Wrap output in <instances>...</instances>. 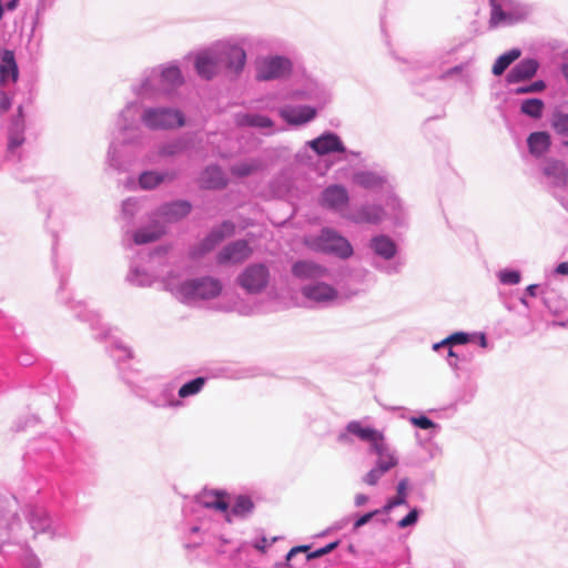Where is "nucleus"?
<instances>
[{"instance_id":"obj_1","label":"nucleus","mask_w":568,"mask_h":568,"mask_svg":"<svg viewBox=\"0 0 568 568\" xmlns=\"http://www.w3.org/2000/svg\"><path fill=\"white\" fill-rule=\"evenodd\" d=\"M29 528L24 530L20 523H12L9 531L4 528L7 518L0 515V547L7 537H12L20 546V559L23 568H38L40 565L37 556L26 546L30 537L36 538L38 534H44L50 539H60L69 536L67 524L59 517H52L44 508L33 507L28 514Z\"/></svg>"},{"instance_id":"obj_2","label":"nucleus","mask_w":568,"mask_h":568,"mask_svg":"<svg viewBox=\"0 0 568 568\" xmlns=\"http://www.w3.org/2000/svg\"><path fill=\"white\" fill-rule=\"evenodd\" d=\"M162 284L174 298L189 306L207 303L223 295V283L220 278L211 275L189 278L181 267L170 270L162 277Z\"/></svg>"},{"instance_id":"obj_3","label":"nucleus","mask_w":568,"mask_h":568,"mask_svg":"<svg viewBox=\"0 0 568 568\" xmlns=\"http://www.w3.org/2000/svg\"><path fill=\"white\" fill-rule=\"evenodd\" d=\"M141 112L139 103L131 101L124 105L115 119V132L109 144L106 163L118 172H125L129 169L122 159L121 146L139 144L143 139Z\"/></svg>"},{"instance_id":"obj_4","label":"nucleus","mask_w":568,"mask_h":568,"mask_svg":"<svg viewBox=\"0 0 568 568\" xmlns=\"http://www.w3.org/2000/svg\"><path fill=\"white\" fill-rule=\"evenodd\" d=\"M251 36L235 34L214 41L222 70L232 77H240L246 64V47L253 44Z\"/></svg>"},{"instance_id":"obj_5","label":"nucleus","mask_w":568,"mask_h":568,"mask_svg":"<svg viewBox=\"0 0 568 568\" xmlns=\"http://www.w3.org/2000/svg\"><path fill=\"white\" fill-rule=\"evenodd\" d=\"M305 242L315 252L331 254L342 260H347L354 254L349 241L329 227H324L318 235L307 236Z\"/></svg>"},{"instance_id":"obj_6","label":"nucleus","mask_w":568,"mask_h":568,"mask_svg":"<svg viewBox=\"0 0 568 568\" xmlns=\"http://www.w3.org/2000/svg\"><path fill=\"white\" fill-rule=\"evenodd\" d=\"M141 123L151 131L172 130L183 126L185 118L179 109L154 105L142 109Z\"/></svg>"},{"instance_id":"obj_7","label":"nucleus","mask_w":568,"mask_h":568,"mask_svg":"<svg viewBox=\"0 0 568 568\" xmlns=\"http://www.w3.org/2000/svg\"><path fill=\"white\" fill-rule=\"evenodd\" d=\"M490 7L491 27L511 26L524 21L531 13V8L528 4L516 0H490Z\"/></svg>"},{"instance_id":"obj_8","label":"nucleus","mask_w":568,"mask_h":568,"mask_svg":"<svg viewBox=\"0 0 568 568\" xmlns=\"http://www.w3.org/2000/svg\"><path fill=\"white\" fill-rule=\"evenodd\" d=\"M292 68V61L285 55H262L255 61V78L258 81L280 80L287 77Z\"/></svg>"},{"instance_id":"obj_9","label":"nucleus","mask_w":568,"mask_h":568,"mask_svg":"<svg viewBox=\"0 0 568 568\" xmlns=\"http://www.w3.org/2000/svg\"><path fill=\"white\" fill-rule=\"evenodd\" d=\"M271 280L270 268L264 263L247 265L236 277V284L248 294H260Z\"/></svg>"},{"instance_id":"obj_10","label":"nucleus","mask_w":568,"mask_h":568,"mask_svg":"<svg viewBox=\"0 0 568 568\" xmlns=\"http://www.w3.org/2000/svg\"><path fill=\"white\" fill-rule=\"evenodd\" d=\"M18 67L12 51L4 50L0 53V112H7L11 106V97L6 87L16 83Z\"/></svg>"},{"instance_id":"obj_11","label":"nucleus","mask_w":568,"mask_h":568,"mask_svg":"<svg viewBox=\"0 0 568 568\" xmlns=\"http://www.w3.org/2000/svg\"><path fill=\"white\" fill-rule=\"evenodd\" d=\"M301 294L310 304L320 307L329 306L339 297L337 288L325 280L305 283L301 287Z\"/></svg>"},{"instance_id":"obj_12","label":"nucleus","mask_w":568,"mask_h":568,"mask_svg":"<svg viewBox=\"0 0 568 568\" xmlns=\"http://www.w3.org/2000/svg\"><path fill=\"white\" fill-rule=\"evenodd\" d=\"M194 69L204 80H212L223 71L213 42L195 53Z\"/></svg>"},{"instance_id":"obj_13","label":"nucleus","mask_w":568,"mask_h":568,"mask_svg":"<svg viewBox=\"0 0 568 568\" xmlns=\"http://www.w3.org/2000/svg\"><path fill=\"white\" fill-rule=\"evenodd\" d=\"M131 90L140 99H155L163 93L156 67L145 69L132 83Z\"/></svg>"},{"instance_id":"obj_14","label":"nucleus","mask_w":568,"mask_h":568,"mask_svg":"<svg viewBox=\"0 0 568 568\" xmlns=\"http://www.w3.org/2000/svg\"><path fill=\"white\" fill-rule=\"evenodd\" d=\"M321 205L339 214L343 219L351 210L348 209L349 194L345 186L332 184L321 194Z\"/></svg>"},{"instance_id":"obj_15","label":"nucleus","mask_w":568,"mask_h":568,"mask_svg":"<svg viewBox=\"0 0 568 568\" xmlns=\"http://www.w3.org/2000/svg\"><path fill=\"white\" fill-rule=\"evenodd\" d=\"M344 219L355 224L378 225L385 222L384 206L379 203H364L351 209Z\"/></svg>"},{"instance_id":"obj_16","label":"nucleus","mask_w":568,"mask_h":568,"mask_svg":"<svg viewBox=\"0 0 568 568\" xmlns=\"http://www.w3.org/2000/svg\"><path fill=\"white\" fill-rule=\"evenodd\" d=\"M234 232V223L230 221L223 222L219 226L214 227L202 242L192 247L190 252L191 256L193 258L203 256L204 254L211 252L225 237L233 235Z\"/></svg>"},{"instance_id":"obj_17","label":"nucleus","mask_w":568,"mask_h":568,"mask_svg":"<svg viewBox=\"0 0 568 568\" xmlns=\"http://www.w3.org/2000/svg\"><path fill=\"white\" fill-rule=\"evenodd\" d=\"M352 181L355 185L368 191L385 192L392 186L388 174L376 170L355 171Z\"/></svg>"},{"instance_id":"obj_18","label":"nucleus","mask_w":568,"mask_h":568,"mask_svg":"<svg viewBox=\"0 0 568 568\" xmlns=\"http://www.w3.org/2000/svg\"><path fill=\"white\" fill-rule=\"evenodd\" d=\"M305 148L313 150L317 155L331 153H347L341 138L333 132H324L318 138L306 142ZM349 155L358 156V152H348Z\"/></svg>"},{"instance_id":"obj_19","label":"nucleus","mask_w":568,"mask_h":568,"mask_svg":"<svg viewBox=\"0 0 568 568\" xmlns=\"http://www.w3.org/2000/svg\"><path fill=\"white\" fill-rule=\"evenodd\" d=\"M317 112V108L312 105L286 104L278 109L280 116L291 126H301L312 122Z\"/></svg>"},{"instance_id":"obj_20","label":"nucleus","mask_w":568,"mask_h":568,"mask_svg":"<svg viewBox=\"0 0 568 568\" xmlns=\"http://www.w3.org/2000/svg\"><path fill=\"white\" fill-rule=\"evenodd\" d=\"M253 251L244 240L234 241L224 246L216 255L219 265H235L246 261Z\"/></svg>"},{"instance_id":"obj_21","label":"nucleus","mask_w":568,"mask_h":568,"mask_svg":"<svg viewBox=\"0 0 568 568\" xmlns=\"http://www.w3.org/2000/svg\"><path fill=\"white\" fill-rule=\"evenodd\" d=\"M351 435L367 443L371 448L384 433L373 427L364 426L362 422L352 420L346 425L345 430L338 435V442L344 444L351 443Z\"/></svg>"},{"instance_id":"obj_22","label":"nucleus","mask_w":568,"mask_h":568,"mask_svg":"<svg viewBox=\"0 0 568 568\" xmlns=\"http://www.w3.org/2000/svg\"><path fill=\"white\" fill-rule=\"evenodd\" d=\"M291 271L294 277L307 283L326 280L329 276V270L327 267L310 260L295 262Z\"/></svg>"},{"instance_id":"obj_23","label":"nucleus","mask_w":568,"mask_h":568,"mask_svg":"<svg viewBox=\"0 0 568 568\" xmlns=\"http://www.w3.org/2000/svg\"><path fill=\"white\" fill-rule=\"evenodd\" d=\"M385 221H389L394 225H400L407 217V211L403 201L396 195L393 185L385 191L384 195Z\"/></svg>"},{"instance_id":"obj_24","label":"nucleus","mask_w":568,"mask_h":568,"mask_svg":"<svg viewBox=\"0 0 568 568\" xmlns=\"http://www.w3.org/2000/svg\"><path fill=\"white\" fill-rule=\"evenodd\" d=\"M191 211V204L187 201L178 200L161 205L152 214L168 226L186 216Z\"/></svg>"},{"instance_id":"obj_25","label":"nucleus","mask_w":568,"mask_h":568,"mask_svg":"<svg viewBox=\"0 0 568 568\" xmlns=\"http://www.w3.org/2000/svg\"><path fill=\"white\" fill-rule=\"evenodd\" d=\"M234 122L237 126L255 128L264 134H273L280 131L271 118L260 113L239 112L234 115Z\"/></svg>"},{"instance_id":"obj_26","label":"nucleus","mask_w":568,"mask_h":568,"mask_svg":"<svg viewBox=\"0 0 568 568\" xmlns=\"http://www.w3.org/2000/svg\"><path fill=\"white\" fill-rule=\"evenodd\" d=\"M166 225L161 222L153 214L150 215L148 224L139 227L133 233V241L138 245L155 242L160 240L166 233Z\"/></svg>"},{"instance_id":"obj_27","label":"nucleus","mask_w":568,"mask_h":568,"mask_svg":"<svg viewBox=\"0 0 568 568\" xmlns=\"http://www.w3.org/2000/svg\"><path fill=\"white\" fill-rule=\"evenodd\" d=\"M337 542H331L327 546L320 548L317 550L311 551L310 546H297L292 548L286 555V560L288 562V568H293L291 565L294 561L295 565L304 566L312 559L318 558L325 554H328L334 548H336Z\"/></svg>"},{"instance_id":"obj_28","label":"nucleus","mask_w":568,"mask_h":568,"mask_svg":"<svg viewBox=\"0 0 568 568\" xmlns=\"http://www.w3.org/2000/svg\"><path fill=\"white\" fill-rule=\"evenodd\" d=\"M369 452L377 456L376 464L387 470H390L398 464L397 452L386 440L385 435L379 437V439L374 443V445L369 448Z\"/></svg>"},{"instance_id":"obj_29","label":"nucleus","mask_w":568,"mask_h":568,"mask_svg":"<svg viewBox=\"0 0 568 568\" xmlns=\"http://www.w3.org/2000/svg\"><path fill=\"white\" fill-rule=\"evenodd\" d=\"M294 100H308L316 103V108L322 109L328 101L326 91L315 81L310 80L303 89L294 90L291 93Z\"/></svg>"},{"instance_id":"obj_30","label":"nucleus","mask_w":568,"mask_h":568,"mask_svg":"<svg viewBox=\"0 0 568 568\" xmlns=\"http://www.w3.org/2000/svg\"><path fill=\"white\" fill-rule=\"evenodd\" d=\"M156 69L160 73V81L163 93H170L174 89L182 85L184 79L176 62L161 64L158 65Z\"/></svg>"},{"instance_id":"obj_31","label":"nucleus","mask_w":568,"mask_h":568,"mask_svg":"<svg viewBox=\"0 0 568 568\" xmlns=\"http://www.w3.org/2000/svg\"><path fill=\"white\" fill-rule=\"evenodd\" d=\"M175 179L173 171L145 170L140 173L138 183L140 189L149 191L158 187L162 183L172 182Z\"/></svg>"},{"instance_id":"obj_32","label":"nucleus","mask_w":568,"mask_h":568,"mask_svg":"<svg viewBox=\"0 0 568 568\" xmlns=\"http://www.w3.org/2000/svg\"><path fill=\"white\" fill-rule=\"evenodd\" d=\"M368 248L375 256L384 261L392 260L397 253L396 243L384 234L373 236L368 242Z\"/></svg>"},{"instance_id":"obj_33","label":"nucleus","mask_w":568,"mask_h":568,"mask_svg":"<svg viewBox=\"0 0 568 568\" xmlns=\"http://www.w3.org/2000/svg\"><path fill=\"white\" fill-rule=\"evenodd\" d=\"M538 69V62L534 59L521 60L507 74L509 83H517L532 78Z\"/></svg>"},{"instance_id":"obj_34","label":"nucleus","mask_w":568,"mask_h":568,"mask_svg":"<svg viewBox=\"0 0 568 568\" xmlns=\"http://www.w3.org/2000/svg\"><path fill=\"white\" fill-rule=\"evenodd\" d=\"M196 501L200 506L215 509L223 514L229 509V503L225 495L217 490H203L197 497Z\"/></svg>"},{"instance_id":"obj_35","label":"nucleus","mask_w":568,"mask_h":568,"mask_svg":"<svg viewBox=\"0 0 568 568\" xmlns=\"http://www.w3.org/2000/svg\"><path fill=\"white\" fill-rule=\"evenodd\" d=\"M24 142V120L22 106L18 108V115L12 120L9 126L8 149L13 152Z\"/></svg>"},{"instance_id":"obj_36","label":"nucleus","mask_w":568,"mask_h":568,"mask_svg":"<svg viewBox=\"0 0 568 568\" xmlns=\"http://www.w3.org/2000/svg\"><path fill=\"white\" fill-rule=\"evenodd\" d=\"M185 149V143L182 140H173L159 145L156 151L146 154L148 163H156L158 158H171L180 154Z\"/></svg>"},{"instance_id":"obj_37","label":"nucleus","mask_w":568,"mask_h":568,"mask_svg":"<svg viewBox=\"0 0 568 568\" xmlns=\"http://www.w3.org/2000/svg\"><path fill=\"white\" fill-rule=\"evenodd\" d=\"M201 185L205 189H221L226 185V178L221 168L207 166L201 175Z\"/></svg>"},{"instance_id":"obj_38","label":"nucleus","mask_w":568,"mask_h":568,"mask_svg":"<svg viewBox=\"0 0 568 568\" xmlns=\"http://www.w3.org/2000/svg\"><path fill=\"white\" fill-rule=\"evenodd\" d=\"M254 509V504L252 499L247 496L240 495L234 499L231 509L226 510L225 519L231 523L232 517L245 518L247 517Z\"/></svg>"},{"instance_id":"obj_39","label":"nucleus","mask_w":568,"mask_h":568,"mask_svg":"<svg viewBox=\"0 0 568 568\" xmlns=\"http://www.w3.org/2000/svg\"><path fill=\"white\" fill-rule=\"evenodd\" d=\"M527 143L530 153L540 156L548 150L550 136L546 132H534L529 135Z\"/></svg>"},{"instance_id":"obj_40","label":"nucleus","mask_w":568,"mask_h":568,"mask_svg":"<svg viewBox=\"0 0 568 568\" xmlns=\"http://www.w3.org/2000/svg\"><path fill=\"white\" fill-rule=\"evenodd\" d=\"M263 162L260 159H246L231 168V173L237 178H245L261 170Z\"/></svg>"},{"instance_id":"obj_41","label":"nucleus","mask_w":568,"mask_h":568,"mask_svg":"<svg viewBox=\"0 0 568 568\" xmlns=\"http://www.w3.org/2000/svg\"><path fill=\"white\" fill-rule=\"evenodd\" d=\"M152 404L155 407H160V408H165V407L179 408V407L183 406L182 400L174 396V393H173L172 388H170V387L163 388L161 390V393L152 399Z\"/></svg>"},{"instance_id":"obj_42","label":"nucleus","mask_w":568,"mask_h":568,"mask_svg":"<svg viewBox=\"0 0 568 568\" xmlns=\"http://www.w3.org/2000/svg\"><path fill=\"white\" fill-rule=\"evenodd\" d=\"M408 479H400L397 484V495L387 500L383 507V511L388 514L393 508L405 505L407 499Z\"/></svg>"},{"instance_id":"obj_43","label":"nucleus","mask_w":568,"mask_h":568,"mask_svg":"<svg viewBox=\"0 0 568 568\" xmlns=\"http://www.w3.org/2000/svg\"><path fill=\"white\" fill-rule=\"evenodd\" d=\"M519 57H520V50H518V49H511V50L505 52L504 54L498 57V59L495 61V63L493 65V73L495 75H501L505 72V70Z\"/></svg>"},{"instance_id":"obj_44","label":"nucleus","mask_w":568,"mask_h":568,"mask_svg":"<svg viewBox=\"0 0 568 568\" xmlns=\"http://www.w3.org/2000/svg\"><path fill=\"white\" fill-rule=\"evenodd\" d=\"M544 102L540 99H527L521 102L520 111L534 119H539L542 115Z\"/></svg>"},{"instance_id":"obj_45","label":"nucleus","mask_w":568,"mask_h":568,"mask_svg":"<svg viewBox=\"0 0 568 568\" xmlns=\"http://www.w3.org/2000/svg\"><path fill=\"white\" fill-rule=\"evenodd\" d=\"M206 379L204 377H196L185 384L179 389V397L186 398L199 394L205 385Z\"/></svg>"},{"instance_id":"obj_46","label":"nucleus","mask_w":568,"mask_h":568,"mask_svg":"<svg viewBox=\"0 0 568 568\" xmlns=\"http://www.w3.org/2000/svg\"><path fill=\"white\" fill-rule=\"evenodd\" d=\"M128 281L136 286H150L153 283V276L143 268H132L128 274Z\"/></svg>"},{"instance_id":"obj_47","label":"nucleus","mask_w":568,"mask_h":568,"mask_svg":"<svg viewBox=\"0 0 568 568\" xmlns=\"http://www.w3.org/2000/svg\"><path fill=\"white\" fill-rule=\"evenodd\" d=\"M497 277L504 285H516L520 282L521 274L516 270L504 268L497 273Z\"/></svg>"},{"instance_id":"obj_48","label":"nucleus","mask_w":568,"mask_h":568,"mask_svg":"<svg viewBox=\"0 0 568 568\" xmlns=\"http://www.w3.org/2000/svg\"><path fill=\"white\" fill-rule=\"evenodd\" d=\"M388 470L383 468L379 465H375L364 477L363 481L369 486H375L379 479L386 474Z\"/></svg>"},{"instance_id":"obj_49","label":"nucleus","mask_w":568,"mask_h":568,"mask_svg":"<svg viewBox=\"0 0 568 568\" xmlns=\"http://www.w3.org/2000/svg\"><path fill=\"white\" fill-rule=\"evenodd\" d=\"M409 423L420 429H439V425L434 423L428 417L420 415V416H412L408 418Z\"/></svg>"},{"instance_id":"obj_50","label":"nucleus","mask_w":568,"mask_h":568,"mask_svg":"<svg viewBox=\"0 0 568 568\" xmlns=\"http://www.w3.org/2000/svg\"><path fill=\"white\" fill-rule=\"evenodd\" d=\"M140 211V202L136 197H129L122 202V214L132 219Z\"/></svg>"},{"instance_id":"obj_51","label":"nucleus","mask_w":568,"mask_h":568,"mask_svg":"<svg viewBox=\"0 0 568 568\" xmlns=\"http://www.w3.org/2000/svg\"><path fill=\"white\" fill-rule=\"evenodd\" d=\"M471 339V335L465 332H456L450 334L445 338V343H448V347H453L455 345H464L469 343Z\"/></svg>"},{"instance_id":"obj_52","label":"nucleus","mask_w":568,"mask_h":568,"mask_svg":"<svg viewBox=\"0 0 568 568\" xmlns=\"http://www.w3.org/2000/svg\"><path fill=\"white\" fill-rule=\"evenodd\" d=\"M112 355L115 359H126L132 357V351L123 343H115Z\"/></svg>"},{"instance_id":"obj_53","label":"nucleus","mask_w":568,"mask_h":568,"mask_svg":"<svg viewBox=\"0 0 568 568\" xmlns=\"http://www.w3.org/2000/svg\"><path fill=\"white\" fill-rule=\"evenodd\" d=\"M419 517V510L417 508L412 509L403 519L397 523L398 528H407L414 526Z\"/></svg>"},{"instance_id":"obj_54","label":"nucleus","mask_w":568,"mask_h":568,"mask_svg":"<svg viewBox=\"0 0 568 568\" xmlns=\"http://www.w3.org/2000/svg\"><path fill=\"white\" fill-rule=\"evenodd\" d=\"M378 514H385L383 511V508L382 509H376V510H373L371 513H367V514H364L362 515L359 518L356 519V521L354 523V529H358L363 526H365L366 524H368L375 516H377Z\"/></svg>"},{"instance_id":"obj_55","label":"nucleus","mask_w":568,"mask_h":568,"mask_svg":"<svg viewBox=\"0 0 568 568\" xmlns=\"http://www.w3.org/2000/svg\"><path fill=\"white\" fill-rule=\"evenodd\" d=\"M554 125L559 133L568 134V114L557 115Z\"/></svg>"},{"instance_id":"obj_56","label":"nucleus","mask_w":568,"mask_h":568,"mask_svg":"<svg viewBox=\"0 0 568 568\" xmlns=\"http://www.w3.org/2000/svg\"><path fill=\"white\" fill-rule=\"evenodd\" d=\"M545 174L546 175H551V174H559L560 176H562L564 180H566V174L564 172V165L559 162H552V163H549L546 168H545Z\"/></svg>"},{"instance_id":"obj_57","label":"nucleus","mask_w":568,"mask_h":568,"mask_svg":"<svg viewBox=\"0 0 568 568\" xmlns=\"http://www.w3.org/2000/svg\"><path fill=\"white\" fill-rule=\"evenodd\" d=\"M18 0H0V19L4 11H12L16 9Z\"/></svg>"},{"instance_id":"obj_58","label":"nucleus","mask_w":568,"mask_h":568,"mask_svg":"<svg viewBox=\"0 0 568 568\" xmlns=\"http://www.w3.org/2000/svg\"><path fill=\"white\" fill-rule=\"evenodd\" d=\"M457 354L453 351L452 347H449L448 349V354H447V363L450 367L453 368H457Z\"/></svg>"},{"instance_id":"obj_59","label":"nucleus","mask_w":568,"mask_h":568,"mask_svg":"<svg viewBox=\"0 0 568 568\" xmlns=\"http://www.w3.org/2000/svg\"><path fill=\"white\" fill-rule=\"evenodd\" d=\"M555 273L558 275H568V262L559 263L555 268Z\"/></svg>"},{"instance_id":"obj_60","label":"nucleus","mask_w":568,"mask_h":568,"mask_svg":"<svg viewBox=\"0 0 568 568\" xmlns=\"http://www.w3.org/2000/svg\"><path fill=\"white\" fill-rule=\"evenodd\" d=\"M368 501V496L364 494H357L354 498V503L356 507H361Z\"/></svg>"},{"instance_id":"obj_61","label":"nucleus","mask_w":568,"mask_h":568,"mask_svg":"<svg viewBox=\"0 0 568 568\" xmlns=\"http://www.w3.org/2000/svg\"><path fill=\"white\" fill-rule=\"evenodd\" d=\"M545 83L544 81H536L531 84H529V89H530V93L531 92H540L545 89Z\"/></svg>"},{"instance_id":"obj_62","label":"nucleus","mask_w":568,"mask_h":568,"mask_svg":"<svg viewBox=\"0 0 568 568\" xmlns=\"http://www.w3.org/2000/svg\"><path fill=\"white\" fill-rule=\"evenodd\" d=\"M539 285L538 284H531L526 287V294L535 297L538 295Z\"/></svg>"},{"instance_id":"obj_63","label":"nucleus","mask_w":568,"mask_h":568,"mask_svg":"<svg viewBox=\"0 0 568 568\" xmlns=\"http://www.w3.org/2000/svg\"><path fill=\"white\" fill-rule=\"evenodd\" d=\"M253 546L254 548L263 551L268 546L267 539L265 537H262L261 539L256 540L253 544Z\"/></svg>"},{"instance_id":"obj_64","label":"nucleus","mask_w":568,"mask_h":568,"mask_svg":"<svg viewBox=\"0 0 568 568\" xmlns=\"http://www.w3.org/2000/svg\"><path fill=\"white\" fill-rule=\"evenodd\" d=\"M477 337H478L479 346L483 347V348H486L488 346V341H487L486 335L484 333H479L477 335Z\"/></svg>"}]
</instances>
